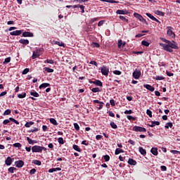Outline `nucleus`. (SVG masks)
Returning a JSON list of instances; mask_svg holds the SVG:
<instances>
[{
    "mask_svg": "<svg viewBox=\"0 0 180 180\" xmlns=\"http://www.w3.org/2000/svg\"><path fill=\"white\" fill-rule=\"evenodd\" d=\"M134 18H136V19H139V20H140V22H142V23H145L146 25H148V22H147V20L146 19H144V18H143V15H141L137 13H134Z\"/></svg>",
    "mask_w": 180,
    "mask_h": 180,
    "instance_id": "obj_1",
    "label": "nucleus"
},
{
    "mask_svg": "<svg viewBox=\"0 0 180 180\" xmlns=\"http://www.w3.org/2000/svg\"><path fill=\"white\" fill-rule=\"evenodd\" d=\"M167 36H169V37H171L172 39H175V33L174 32V31H172L174 28H172V27L171 26H167Z\"/></svg>",
    "mask_w": 180,
    "mask_h": 180,
    "instance_id": "obj_2",
    "label": "nucleus"
},
{
    "mask_svg": "<svg viewBox=\"0 0 180 180\" xmlns=\"http://www.w3.org/2000/svg\"><path fill=\"white\" fill-rule=\"evenodd\" d=\"M132 131H136V132H143V133H146V131H147V129L143 127H140V126H134L132 128Z\"/></svg>",
    "mask_w": 180,
    "mask_h": 180,
    "instance_id": "obj_3",
    "label": "nucleus"
},
{
    "mask_svg": "<svg viewBox=\"0 0 180 180\" xmlns=\"http://www.w3.org/2000/svg\"><path fill=\"white\" fill-rule=\"evenodd\" d=\"M132 77L135 79H139L141 77V71L136 69L132 73Z\"/></svg>",
    "mask_w": 180,
    "mask_h": 180,
    "instance_id": "obj_4",
    "label": "nucleus"
},
{
    "mask_svg": "<svg viewBox=\"0 0 180 180\" xmlns=\"http://www.w3.org/2000/svg\"><path fill=\"white\" fill-rule=\"evenodd\" d=\"M101 72L103 75L108 77L109 75V68L103 65V67L101 69Z\"/></svg>",
    "mask_w": 180,
    "mask_h": 180,
    "instance_id": "obj_5",
    "label": "nucleus"
},
{
    "mask_svg": "<svg viewBox=\"0 0 180 180\" xmlns=\"http://www.w3.org/2000/svg\"><path fill=\"white\" fill-rule=\"evenodd\" d=\"M160 47H162L163 49H164L165 51H168L169 53H172V51H174V50H172V49L169 48V46L167 45V44L160 43Z\"/></svg>",
    "mask_w": 180,
    "mask_h": 180,
    "instance_id": "obj_6",
    "label": "nucleus"
},
{
    "mask_svg": "<svg viewBox=\"0 0 180 180\" xmlns=\"http://www.w3.org/2000/svg\"><path fill=\"white\" fill-rule=\"evenodd\" d=\"M41 146H34L32 147V153H41Z\"/></svg>",
    "mask_w": 180,
    "mask_h": 180,
    "instance_id": "obj_7",
    "label": "nucleus"
},
{
    "mask_svg": "<svg viewBox=\"0 0 180 180\" xmlns=\"http://www.w3.org/2000/svg\"><path fill=\"white\" fill-rule=\"evenodd\" d=\"M89 84H94V85H96V86H103V83L101 80H95V81H92V80H89Z\"/></svg>",
    "mask_w": 180,
    "mask_h": 180,
    "instance_id": "obj_8",
    "label": "nucleus"
},
{
    "mask_svg": "<svg viewBox=\"0 0 180 180\" xmlns=\"http://www.w3.org/2000/svg\"><path fill=\"white\" fill-rule=\"evenodd\" d=\"M15 165L17 168H22L25 165V162L23 160H18L15 162Z\"/></svg>",
    "mask_w": 180,
    "mask_h": 180,
    "instance_id": "obj_9",
    "label": "nucleus"
},
{
    "mask_svg": "<svg viewBox=\"0 0 180 180\" xmlns=\"http://www.w3.org/2000/svg\"><path fill=\"white\" fill-rule=\"evenodd\" d=\"M12 162H13V160L11 157H8L5 160V164L7 167L12 165Z\"/></svg>",
    "mask_w": 180,
    "mask_h": 180,
    "instance_id": "obj_10",
    "label": "nucleus"
},
{
    "mask_svg": "<svg viewBox=\"0 0 180 180\" xmlns=\"http://www.w3.org/2000/svg\"><path fill=\"white\" fill-rule=\"evenodd\" d=\"M146 16H148V18H150V19H151L152 20H154L155 22H157L158 23H161V22L159 21L158 19H157L155 17L152 15L151 13H146Z\"/></svg>",
    "mask_w": 180,
    "mask_h": 180,
    "instance_id": "obj_11",
    "label": "nucleus"
},
{
    "mask_svg": "<svg viewBox=\"0 0 180 180\" xmlns=\"http://www.w3.org/2000/svg\"><path fill=\"white\" fill-rule=\"evenodd\" d=\"M169 49H174V50H178V49H179L178 47V45L176 44V42H175L174 41H172V43H170V44L169 45Z\"/></svg>",
    "mask_w": 180,
    "mask_h": 180,
    "instance_id": "obj_12",
    "label": "nucleus"
},
{
    "mask_svg": "<svg viewBox=\"0 0 180 180\" xmlns=\"http://www.w3.org/2000/svg\"><path fill=\"white\" fill-rule=\"evenodd\" d=\"M23 33V30H15L10 32L11 36H20V34Z\"/></svg>",
    "mask_w": 180,
    "mask_h": 180,
    "instance_id": "obj_13",
    "label": "nucleus"
},
{
    "mask_svg": "<svg viewBox=\"0 0 180 180\" xmlns=\"http://www.w3.org/2000/svg\"><path fill=\"white\" fill-rule=\"evenodd\" d=\"M151 124H148L149 127H155V126H160V123L158 121H151Z\"/></svg>",
    "mask_w": 180,
    "mask_h": 180,
    "instance_id": "obj_14",
    "label": "nucleus"
},
{
    "mask_svg": "<svg viewBox=\"0 0 180 180\" xmlns=\"http://www.w3.org/2000/svg\"><path fill=\"white\" fill-rule=\"evenodd\" d=\"M143 87L148 89V91H150V92H154V90L155 89L154 86L150 84H143Z\"/></svg>",
    "mask_w": 180,
    "mask_h": 180,
    "instance_id": "obj_15",
    "label": "nucleus"
},
{
    "mask_svg": "<svg viewBox=\"0 0 180 180\" xmlns=\"http://www.w3.org/2000/svg\"><path fill=\"white\" fill-rule=\"evenodd\" d=\"M33 33L30 32H24L22 33V37H33Z\"/></svg>",
    "mask_w": 180,
    "mask_h": 180,
    "instance_id": "obj_16",
    "label": "nucleus"
},
{
    "mask_svg": "<svg viewBox=\"0 0 180 180\" xmlns=\"http://www.w3.org/2000/svg\"><path fill=\"white\" fill-rule=\"evenodd\" d=\"M57 171H61V168L60 167H56V168H51L49 169L48 170V172H49L50 174L53 173V172H57Z\"/></svg>",
    "mask_w": 180,
    "mask_h": 180,
    "instance_id": "obj_17",
    "label": "nucleus"
},
{
    "mask_svg": "<svg viewBox=\"0 0 180 180\" xmlns=\"http://www.w3.org/2000/svg\"><path fill=\"white\" fill-rule=\"evenodd\" d=\"M150 153L153 155H158V148H152L151 150H150Z\"/></svg>",
    "mask_w": 180,
    "mask_h": 180,
    "instance_id": "obj_18",
    "label": "nucleus"
},
{
    "mask_svg": "<svg viewBox=\"0 0 180 180\" xmlns=\"http://www.w3.org/2000/svg\"><path fill=\"white\" fill-rule=\"evenodd\" d=\"M37 57H40V53H39L38 51H34L32 56V60H34V59L37 58Z\"/></svg>",
    "mask_w": 180,
    "mask_h": 180,
    "instance_id": "obj_19",
    "label": "nucleus"
},
{
    "mask_svg": "<svg viewBox=\"0 0 180 180\" xmlns=\"http://www.w3.org/2000/svg\"><path fill=\"white\" fill-rule=\"evenodd\" d=\"M128 164L129 165H137V162L136 160H134V159L129 158L128 160Z\"/></svg>",
    "mask_w": 180,
    "mask_h": 180,
    "instance_id": "obj_20",
    "label": "nucleus"
},
{
    "mask_svg": "<svg viewBox=\"0 0 180 180\" xmlns=\"http://www.w3.org/2000/svg\"><path fill=\"white\" fill-rule=\"evenodd\" d=\"M116 13L117 15H127V11L126 10H117Z\"/></svg>",
    "mask_w": 180,
    "mask_h": 180,
    "instance_id": "obj_21",
    "label": "nucleus"
},
{
    "mask_svg": "<svg viewBox=\"0 0 180 180\" xmlns=\"http://www.w3.org/2000/svg\"><path fill=\"white\" fill-rule=\"evenodd\" d=\"M19 43H20V44H25V46H27V44H29V41L27 39H21L19 40Z\"/></svg>",
    "mask_w": 180,
    "mask_h": 180,
    "instance_id": "obj_22",
    "label": "nucleus"
},
{
    "mask_svg": "<svg viewBox=\"0 0 180 180\" xmlns=\"http://www.w3.org/2000/svg\"><path fill=\"white\" fill-rule=\"evenodd\" d=\"M122 153H124V150L123 149H121V148H116L115 149V155H119V154H120Z\"/></svg>",
    "mask_w": 180,
    "mask_h": 180,
    "instance_id": "obj_23",
    "label": "nucleus"
},
{
    "mask_svg": "<svg viewBox=\"0 0 180 180\" xmlns=\"http://www.w3.org/2000/svg\"><path fill=\"white\" fill-rule=\"evenodd\" d=\"M139 150L142 155H146V154H147V151L146 149L143 148V147H139Z\"/></svg>",
    "mask_w": 180,
    "mask_h": 180,
    "instance_id": "obj_24",
    "label": "nucleus"
},
{
    "mask_svg": "<svg viewBox=\"0 0 180 180\" xmlns=\"http://www.w3.org/2000/svg\"><path fill=\"white\" fill-rule=\"evenodd\" d=\"M49 122H50V123H51L54 126H58V123L57 122V120H56V119H54V118H50Z\"/></svg>",
    "mask_w": 180,
    "mask_h": 180,
    "instance_id": "obj_25",
    "label": "nucleus"
},
{
    "mask_svg": "<svg viewBox=\"0 0 180 180\" xmlns=\"http://www.w3.org/2000/svg\"><path fill=\"white\" fill-rule=\"evenodd\" d=\"M30 94L31 96H34V98H39V96H40V94H39V93L37 91H30Z\"/></svg>",
    "mask_w": 180,
    "mask_h": 180,
    "instance_id": "obj_26",
    "label": "nucleus"
},
{
    "mask_svg": "<svg viewBox=\"0 0 180 180\" xmlns=\"http://www.w3.org/2000/svg\"><path fill=\"white\" fill-rule=\"evenodd\" d=\"M47 86H50L49 83H42L39 88V89H42V88H47Z\"/></svg>",
    "mask_w": 180,
    "mask_h": 180,
    "instance_id": "obj_27",
    "label": "nucleus"
},
{
    "mask_svg": "<svg viewBox=\"0 0 180 180\" xmlns=\"http://www.w3.org/2000/svg\"><path fill=\"white\" fill-rule=\"evenodd\" d=\"M72 148L75 149V151H78V153H81L82 151V150H81V148H79V146H78L77 145H73Z\"/></svg>",
    "mask_w": 180,
    "mask_h": 180,
    "instance_id": "obj_28",
    "label": "nucleus"
},
{
    "mask_svg": "<svg viewBox=\"0 0 180 180\" xmlns=\"http://www.w3.org/2000/svg\"><path fill=\"white\" fill-rule=\"evenodd\" d=\"M13 147H15L16 148H18V150H20L22 148V144L20 143H15L13 144Z\"/></svg>",
    "mask_w": 180,
    "mask_h": 180,
    "instance_id": "obj_29",
    "label": "nucleus"
},
{
    "mask_svg": "<svg viewBox=\"0 0 180 180\" xmlns=\"http://www.w3.org/2000/svg\"><path fill=\"white\" fill-rule=\"evenodd\" d=\"M17 169H16V167H11L8 169V172H10V174H13V172H15V171H17Z\"/></svg>",
    "mask_w": 180,
    "mask_h": 180,
    "instance_id": "obj_30",
    "label": "nucleus"
},
{
    "mask_svg": "<svg viewBox=\"0 0 180 180\" xmlns=\"http://www.w3.org/2000/svg\"><path fill=\"white\" fill-rule=\"evenodd\" d=\"M173 126H174V124H172V122H167L166 124V125L165 126V129H169V127L172 128Z\"/></svg>",
    "mask_w": 180,
    "mask_h": 180,
    "instance_id": "obj_31",
    "label": "nucleus"
},
{
    "mask_svg": "<svg viewBox=\"0 0 180 180\" xmlns=\"http://www.w3.org/2000/svg\"><path fill=\"white\" fill-rule=\"evenodd\" d=\"M101 89L99 87H94L91 89V92H94V94H96V92H101Z\"/></svg>",
    "mask_w": 180,
    "mask_h": 180,
    "instance_id": "obj_32",
    "label": "nucleus"
},
{
    "mask_svg": "<svg viewBox=\"0 0 180 180\" xmlns=\"http://www.w3.org/2000/svg\"><path fill=\"white\" fill-rule=\"evenodd\" d=\"M153 78L157 81H162V79H165V77L163 76H156L155 77H153Z\"/></svg>",
    "mask_w": 180,
    "mask_h": 180,
    "instance_id": "obj_33",
    "label": "nucleus"
},
{
    "mask_svg": "<svg viewBox=\"0 0 180 180\" xmlns=\"http://www.w3.org/2000/svg\"><path fill=\"white\" fill-rule=\"evenodd\" d=\"M156 15H158L159 16H165V13L160 11H155Z\"/></svg>",
    "mask_w": 180,
    "mask_h": 180,
    "instance_id": "obj_34",
    "label": "nucleus"
},
{
    "mask_svg": "<svg viewBox=\"0 0 180 180\" xmlns=\"http://www.w3.org/2000/svg\"><path fill=\"white\" fill-rule=\"evenodd\" d=\"M120 19H121V20L125 22L126 23H129V20L126 18L124 16L120 15Z\"/></svg>",
    "mask_w": 180,
    "mask_h": 180,
    "instance_id": "obj_35",
    "label": "nucleus"
},
{
    "mask_svg": "<svg viewBox=\"0 0 180 180\" xmlns=\"http://www.w3.org/2000/svg\"><path fill=\"white\" fill-rule=\"evenodd\" d=\"M55 44H56L57 46H59L60 47H65V46L64 45V43L60 42L58 41H55Z\"/></svg>",
    "mask_w": 180,
    "mask_h": 180,
    "instance_id": "obj_36",
    "label": "nucleus"
},
{
    "mask_svg": "<svg viewBox=\"0 0 180 180\" xmlns=\"http://www.w3.org/2000/svg\"><path fill=\"white\" fill-rule=\"evenodd\" d=\"M32 164L40 166L41 165V162L40 160H35L32 161Z\"/></svg>",
    "mask_w": 180,
    "mask_h": 180,
    "instance_id": "obj_37",
    "label": "nucleus"
},
{
    "mask_svg": "<svg viewBox=\"0 0 180 180\" xmlns=\"http://www.w3.org/2000/svg\"><path fill=\"white\" fill-rule=\"evenodd\" d=\"M44 71H46V72H54V70L53 69H51L50 68H44Z\"/></svg>",
    "mask_w": 180,
    "mask_h": 180,
    "instance_id": "obj_38",
    "label": "nucleus"
},
{
    "mask_svg": "<svg viewBox=\"0 0 180 180\" xmlns=\"http://www.w3.org/2000/svg\"><path fill=\"white\" fill-rule=\"evenodd\" d=\"M141 45L145 46V47H148V46H150V43L147 41H142Z\"/></svg>",
    "mask_w": 180,
    "mask_h": 180,
    "instance_id": "obj_39",
    "label": "nucleus"
},
{
    "mask_svg": "<svg viewBox=\"0 0 180 180\" xmlns=\"http://www.w3.org/2000/svg\"><path fill=\"white\" fill-rule=\"evenodd\" d=\"M33 124H34V122L31 121V122H27L25 124V127H30V126H33Z\"/></svg>",
    "mask_w": 180,
    "mask_h": 180,
    "instance_id": "obj_40",
    "label": "nucleus"
},
{
    "mask_svg": "<svg viewBox=\"0 0 180 180\" xmlns=\"http://www.w3.org/2000/svg\"><path fill=\"white\" fill-rule=\"evenodd\" d=\"M18 98H19L20 99H23V98H26V93L18 94Z\"/></svg>",
    "mask_w": 180,
    "mask_h": 180,
    "instance_id": "obj_41",
    "label": "nucleus"
},
{
    "mask_svg": "<svg viewBox=\"0 0 180 180\" xmlns=\"http://www.w3.org/2000/svg\"><path fill=\"white\" fill-rule=\"evenodd\" d=\"M110 126L112 127V129H117V125L115 124L114 122H111L110 123Z\"/></svg>",
    "mask_w": 180,
    "mask_h": 180,
    "instance_id": "obj_42",
    "label": "nucleus"
},
{
    "mask_svg": "<svg viewBox=\"0 0 180 180\" xmlns=\"http://www.w3.org/2000/svg\"><path fill=\"white\" fill-rule=\"evenodd\" d=\"M11 112H12V110L8 109L6 111H4L3 115H4V116H8V115H11Z\"/></svg>",
    "mask_w": 180,
    "mask_h": 180,
    "instance_id": "obj_43",
    "label": "nucleus"
},
{
    "mask_svg": "<svg viewBox=\"0 0 180 180\" xmlns=\"http://www.w3.org/2000/svg\"><path fill=\"white\" fill-rule=\"evenodd\" d=\"M92 46L93 47H96V49H99V47H101V45H99V43L98 42H93Z\"/></svg>",
    "mask_w": 180,
    "mask_h": 180,
    "instance_id": "obj_44",
    "label": "nucleus"
},
{
    "mask_svg": "<svg viewBox=\"0 0 180 180\" xmlns=\"http://www.w3.org/2000/svg\"><path fill=\"white\" fill-rule=\"evenodd\" d=\"M146 115H148L149 117H153V112L150 110H146Z\"/></svg>",
    "mask_w": 180,
    "mask_h": 180,
    "instance_id": "obj_45",
    "label": "nucleus"
},
{
    "mask_svg": "<svg viewBox=\"0 0 180 180\" xmlns=\"http://www.w3.org/2000/svg\"><path fill=\"white\" fill-rule=\"evenodd\" d=\"M58 142L59 143V144H64V139H63V137H60L58 139Z\"/></svg>",
    "mask_w": 180,
    "mask_h": 180,
    "instance_id": "obj_46",
    "label": "nucleus"
},
{
    "mask_svg": "<svg viewBox=\"0 0 180 180\" xmlns=\"http://www.w3.org/2000/svg\"><path fill=\"white\" fill-rule=\"evenodd\" d=\"M103 158H104L105 162H108V161H109L110 160V156H109L108 155H105L103 156Z\"/></svg>",
    "mask_w": 180,
    "mask_h": 180,
    "instance_id": "obj_47",
    "label": "nucleus"
},
{
    "mask_svg": "<svg viewBox=\"0 0 180 180\" xmlns=\"http://www.w3.org/2000/svg\"><path fill=\"white\" fill-rule=\"evenodd\" d=\"M162 40L164 41V43H166V44H167V45H170L172 43L171 41L167 40L165 38H162Z\"/></svg>",
    "mask_w": 180,
    "mask_h": 180,
    "instance_id": "obj_48",
    "label": "nucleus"
},
{
    "mask_svg": "<svg viewBox=\"0 0 180 180\" xmlns=\"http://www.w3.org/2000/svg\"><path fill=\"white\" fill-rule=\"evenodd\" d=\"M30 71V69H29V68H25V69L22 71V75H26V74H27V72H29Z\"/></svg>",
    "mask_w": 180,
    "mask_h": 180,
    "instance_id": "obj_49",
    "label": "nucleus"
},
{
    "mask_svg": "<svg viewBox=\"0 0 180 180\" xmlns=\"http://www.w3.org/2000/svg\"><path fill=\"white\" fill-rule=\"evenodd\" d=\"M127 118L128 119V120H136V117H133L131 115H127Z\"/></svg>",
    "mask_w": 180,
    "mask_h": 180,
    "instance_id": "obj_50",
    "label": "nucleus"
},
{
    "mask_svg": "<svg viewBox=\"0 0 180 180\" xmlns=\"http://www.w3.org/2000/svg\"><path fill=\"white\" fill-rule=\"evenodd\" d=\"M8 63H11V57L5 58L4 61V64H8Z\"/></svg>",
    "mask_w": 180,
    "mask_h": 180,
    "instance_id": "obj_51",
    "label": "nucleus"
},
{
    "mask_svg": "<svg viewBox=\"0 0 180 180\" xmlns=\"http://www.w3.org/2000/svg\"><path fill=\"white\" fill-rule=\"evenodd\" d=\"M74 127L77 131H79V125L78 123H74Z\"/></svg>",
    "mask_w": 180,
    "mask_h": 180,
    "instance_id": "obj_52",
    "label": "nucleus"
},
{
    "mask_svg": "<svg viewBox=\"0 0 180 180\" xmlns=\"http://www.w3.org/2000/svg\"><path fill=\"white\" fill-rule=\"evenodd\" d=\"M113 74H115V75H122V72L120 70H114Z\"/></svg>",
    "mask_w": 180,
    "mask_h": 180,
    "instance_id": "obj_53",
    "label": "nucleus"
},
{
    "mask_svg": "<svg viewBox=\"0 0 180 180\" xmlns=\"http://www.w3.org/2000/svg\"><path fill=\"white\" fill-rule=\"evenodd\" d=\"M37 172V170L36 169H32L30 171V175H34Z\"/></svg>",
    "mask_w": 180,
    "mask_h": 180,
    "instance_id": "obj_54",
    "label": "nucleus"
},
{
    "mask_svg": "<svg viewBox=\"0 0 180 180\" xmlns=\"http://www.w3.org/2000/svg\"><path fill=\"white\" fill-rule=\"evenodd\" d=\"M123 45V41L122 39L118 40V49H120Z\"/></svg>",
    "mask_w": 180,
    "mask_h": 180,
    "instance_id": "obj_55",
    "label": "nucleus"
},
{
    "mask_svg": "<svg viewBox=\"0 0 180 180\" xmlns=\"http://www.w3.org/2000/svg\"><path fill=\"white\" fill-rule=\"evenodd\" d=\"M79 8H80V9L82 11V13H85V6H84L80 5Z\"/></svg>",
    "mask_w": 180,
    "mask_h": 180,
    "instance_id": "obj_56",
    "label": "nucleus"
},
{
    "mask_svg": "<svg viewBox=\"0 0 180 180\" xmlns=\"http://www.w3.org/2000/svg\"><path fill=\"white\" fill-rule=\"evenodd\" d=\"M124 113V115H131V113H133V111L131 110H126Z\"/></svg>",
    "mask_w": 180,
    "mask_h": 180,
    "instance_id": "obj_57",
    "label": "nucleus"
},
{
    "mask_svg": "<svg viewBox=\"0 0 180 180\" xmlns=\"http://www.w3.org/2000/svg\"><path fill=\"white\" fill-rule=\"evenodd\" d=\"M44 63H47L48 64H54V60L47 59Z\"/></svg>",
    "mask_w": 180,
    "mask_h": 180,
    "instance_id": "obj_58",
    "label": "nucleus"
},
{
    "mask_svg": "<svg viewBox=\"0 0 180 180\" xmlns=\"http://www.w3.org/2000/svg\"><path fill=\"white\" fill-rule=\"evenodd\" d=\"M104 23H105V20H101V21L98 22V27L103 26Z\"/></svg>",
    "mask_w": 180,
    "mask_h": 180,
    "instance_id": "obj_59",
    "label": "nucleus"
},
{
    "mask_svg": "<svg viewBox=\"0 0 180 180\" xmlns=\"http://www.w3.org/2000/svg\"><path fill=\"white\" fill-rule=\"evenodd\" d=\"M166 74L167 77H174V73H172L171 72L167 71Z\"/></svg>",
    "mask_w": 180,
    "mask_h": 180,
    "instance_id": "obj_60",
    "label": "nucleus"
},
{
    "mask_svg": "<svg viewBox=\"0 0 180 180\" xmlns=\"http://www.w3.org/2000/svg\"><path fill=\"white\" fill-rule=\"evenodd\" d=\"M110 103L111 106H115V105H116L115 103V100H113V99H111L110 101Z\"/></svg>",
    "mask_w": 180,
    "mask_h": 180,
    "instance_id": "obj_61",
    "label": "nucleus"
},
{
    "mask_svg": "<svg viewBox=\"0 0 180 180\" xmlns=\"http://www.w3.org/2000/svg\"><path fill=\"white\" fill-rule=\"evenodd\" d=\"M11 121L9 120H4L3 122V124L6 125L8 123H10Z\"/></svg>",
    "mask_w": 180,
    "mask_h": 180,
    "instance_id": "obj_62",
    "label": "nucleus"
},
{
    "mask_svg": "<svg viewBox=\"0 0 180 180\" xmlns=\"http://www.w3.org/2000/svg\"><path fill=\"white\" fill-rule=\"evenodd\" d=\"M27 141H28L29 144H33V140H32V139L27 137Z\"/></svg>",
    "mask_w": 180,
    "mask_h": 180,
    "instance_id": "obj_63",
    "label": "nucleus"
},
{
    "mask_svg": "<svg viewBox=\"0 0 180 180\" xmlns=\"http://www.w3.org/2000/svg\"><path fill=\"white\" fill-rule=\"evenodd\" d=\"M160 169L161 171H167V166H164V165L161 166Z\"/></svg>",
    "mask_w": 180,
    "mask_h": 180,
    "instance_id": "obj_64",
    "label": "nucleus"
}]
</instances>
